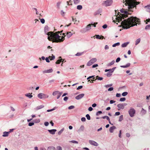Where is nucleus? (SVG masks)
I'll use <instances>...</instances> for the list:
<instances>
[{"label": "nucleus", "instance_id": "f257e3e1", "mask_svg": "<svg viewBox=\"0 0 150 150\" xmlns=\"http://www.w3.org/2000/svg\"><path fill=\"white\" fill-rule=\"evenodd\" d=\"M123 2H125V4L128 6V10L129 12H132V9L134 7V6L139 4L140 3L139 2L136 1L134 0L131 1L130 0H122ZM120 11L121 12L124 14H121L119 15L118 17L116 18V21L118 22L122 21L121 25L122 27L124 29H127L130 28L131 27H133L135 25H137L138 24H140V20L139 19L136 17L132 16L128 19H125L122 21V19H124V18H126L128 16L127 15L130 14L128 12L127 9H120Z\"/></svg>", "mask_w": 150, "mask_h": 150}, {"label": "nucleus", "instance_id": "f03ea898", "mask_svg": "<svg viewBox=\"0 0 150 150\" xmlns=\"http://www.w3.org/2000/svg\"><path fill=\"white\" fill-rule=\"evenodd\" d=\"M47 35H48V39L53 42H63L65 39V33H62L64 36H60L53 32H49L47 33Z\"/></svg>", "mask_w": 150, "mask_h": 150}, {"label": "nucleus", "instance_id": "7ed1b4c3", "mask_svg": "<svg viewBox=\"0 0 150 150\" xmlns=\"http://www.w3.org/2000/svg\"><path fill=\"white\" fill-rule=\"evenodd\" d=\"M113 3L112 0H107L103 1L102 5L104 6H108L111 5Z\"/></svg>", "mask_w": 150, "mask_h": 150}, {"label": "nucleus", "instance_id": "20e7f679", "mask_svg": "<svg viewBox=\"0 0 150 150\" xmlns=\"http://www.w3.org/2000/svg\"><path fill=\"white\" fill-rule=\"evenodd\" d=\"M92 25V23L89 24L86 26V28L81 29V32L84 33L90 30L91 29V26Z\"/></svg>", "mask_w": 150, "mask_h": 150}, {"label": "nucleus", "instance_id": "39448f33", "mask_svg": "<svg viewBox=\"0 0 150 150\" xmlns=\"http://www.w3.org/2000/svg\"><path fill=\"white\" fill-rule=\"evenodd\" d=\"M135 112L136 111L135 109L132 107L130 108V109L128 111L129 114L131 117H133L134 116Z\"/></svg>", "mask_w": 150, "mask_h": 150}, {"label": "nucleus", "instance_id": "423d86ee", "mask_svg": "<svg viewBox=\"0 0 150 150\" xmlns=\"http://www.w3.org/2000/svg\"><path fill=\"white\" fill-rule=\"evenodd\" d=\"M97 61V59L96 58H92L87 62V66H90L96 62Z\"/></svg>", "mask_w": 150, "mask_h": 150}, {"label": "nucleus", "instance_id": "0eeeda50", "mask_svg": "<svg viewBox=\"0 0 150 150\" xmlns=\"http://www.w3.org/2000/svg\"><path fill=\"white\" fill-rule=\"evenodd\" d=\"M38 97L40 99L45 98L48 97V96L44 93H40L38 95Z\"/></svg>", "mask_w": 150, "mask_h": 150}, {"label": "nucleus", "instance_id": "6e6552de", "mask_svg": "<svg viewBox=\"0 0 150 150\" xmlns=\"http://www.w3.org/2000/svg\"><path fill=\"white\" fill-rule=\"evenodd\" d=\"M89 143L91 145L97 146H98V144L95 141L92 140L89 141Z\"/></svg>", "mask_w": 150, "mask_h": 150}, {"label": "nucleus", "instance_id": "1a4fd4ad", "mask_svg": "<svg viewBox=\"0 0 150 150\" xmlns=\"http://www.w3.org/2000/svg\"><path fill=\"white\" fill-rule=\"evenodd\" d=\"M84 96V94L83 93H81L76 96L75 97V98L77 100H79L82 98Z\"/></svg>", "mask_w": 150, "mask_h": 150}, {"label": "nucleus", "instance_id": "9d476101", "mask_svg": "<svg viewBox=\"0 0 150 150\" xmlns=\"http://www.w3.org/2000/svg\"><path fill=\"white\" fill-rule=\"evenodd\" d=\"M53 71V70L52 69H49L45 70L43 71L42 72L44 74L45 73H52Z\"/></svg>", "mask_w": 150, "mask_h": 150}, {"label": "nucleus", "instance_id": "9b49d317", "mask_svg": "<svg viewBox=\"0 0 150 150\" xmlns=\"http://www.w3.org/2000/svg\"><path fill=\"white\" fill-rule=\"evenodd\" d=\"M84 129V126L83 125H81L79 128L77 130V132L78 133H80L81 132H83Z\"/></svg>", "mask_w": 150, "mask_h": 150}, {"label": "nucleus", "instance_id": "f8f14e48", "mask_svg": "<svg viewBox=\"0 0 150 150\" xmlns=\"http://www.w3.org/2000/svg\"><path fill=\"white\" fill-rule=\"evenodd\" d=\"M146 110H144V108H142V110L140 112V114L141 115L143 116L146 114Z\"/></svg>", "mask_w": 150, "mask_h": 150}, {"label": "nucleus", "instance_id": "ddd939ff", "mask_svg": "<svg viewBox=\"0 0 150 150\" xmlns=\"http://www.w3.org/2000/svg\"><path fill=\"white\" fill-rule=\"evenodd\" d=\"M48 131L51 134H54L55 132L57 131L56 129H52L51 130H48Z\"/></svg>", "mask_w": 150, "mask_h": 150}, {"label": "nucleus", "instance_id": "4468645a", "mask_svg": "<svg viewBox=\"0 0 150 150\" xmlns=\"http://www.w3.org/2000/svg\"><path fill=\"white\" fill-rule=\"evenodd\" d=\"M11 132V131L9 132H3V134L2 135V136L3 137H6L8 136V134L10 133Z\"/></svg>", "mask_w": 150, "mask_h": 150}, {"label": "nucleus", "instance_id": "2eb2a0df", "mask_svg": "<svg viewBox=\"0 0 150 150\" xmlns=\"http://www.w3.org/2000/svg\"><path fill=\"white\" fill-rule=\"evenodd\" d=\"M66 34L67 37L68 38H69L72 35V33L71 32H67Z\"/></svg>", "mask_w": 150, "mask_h": 150}, {"label": "nucleus", "instance_id": "dca6fc26", "mask_svg": "<svg viewBox=\"0 0 150 150\" xmlns=\"http://www.w3.org/2000/svg\"><path fill=\"white\" fill-rule=\"evenodd\" d=\"M44 105H40V106H38L37 107H36L35 108V110H39V109L42 108H44Z\"/></svg>", "mask_w": 150, "mask_h": 150}, {"label": "nucleus", "instance_id": "f3484780", "mask_svg": "<svg viewBox=\"0 0 150 150\" xmlns=\"http://www.w3.org/2000/svg\"><path fill=\"white\" fill-rule=\"evenodd\" d=\"M115 129H116V127L115 126H113L110 128L109 131L111 133H112L114 130Z\"/></svg>", "mask_w": 150, "mask_h": 150}, {"label": "nucleus", "instance_id": "a211bd4d", "mask_svg": "<svg viewBox=\"0 0 150 150\" xmlns=\"http://www.w3.org/2000/svg\"><path fill=\"white\" fill-rule=\"evenodd\" d=\"M145 8H146V10L147 12H150V5L145 6Z\"/></svg>", "mask_w": 150, "mask_h": 150}, {"label": "nucleus", "instance_id": "6ab92c4d", "mask_svg": "<svg viewBox=\"0 0 150 150\" xmlns=\"http://www.w3.org/2000/svg\"><path fill=\"white\" fill-rule=\"evenodd\" d=\"M117 107L119 108V109H123L124 108V107H123V105H122V104H119L117 105Z\"/></svg>", "mask_w": 150, "mask_h": 150}, {"label": "nucleus", "instance_id": "aec40b11", "mask_svg": "<svg viewBox=\"0 0 150 150\" xmlns=\"http://www.w3.org/2000/svg\"><path fill=\"white\" fill-rule=\"evenodd\" d=\"M130 65V64L129 63H127L126 65L121 66L120 67L122 68H126L129 67Z\"/></svg>", "mask_w": 150, "mask_h": 150}, {"label": "nucleus", "instance_id": "412c9836", "mask_svg": "<svg viewBox=\"0 0 150 150\" xmlns=\"http://www.w3.org/2000/svg\"><path fill=\"white\" fill-rule=\"evenodd\" d=\"M104 37L102 36H100L99 35H96V38L99 39H103L104 38Z\"/></svg>", "mask_w": 150, "mask_h": 150}, {"label": "nucleus", "instance_id": "4be33fe9", "mask_svg": "<svg viewBox=\"0 0 150 150\" xmlns=\"http://www.w3.org/2000/svg\"><path fill=\"white\" fill-rule=\"evenodd\" d=\"M129 42H125L123 44H122L121 45V47H126L127 45L129 44Z\"/></svg>", "mask_w": 150, "mask_h": 150}, {"label": "nucleus", "instance_id": "5701e85b", "mask_svg": "<svg viewBox=\"0 0 150 150\" xmlns=\"http://www.w3.org/2000/svg\"><path fill=\"white\" fill-rule=\"evenodd\" d=\"M116 67H113L112 69H109L108 72H110V74H111L114 71L115 69H116Z\"/></svg>", "mask_w": 150, "mask_h": 150}, {"label": "nucleus", "instance_id": "b1692460", "mask_svg": "<svg viewBox=\"0 0 150 150\" xmlns=\"http://www.w3.org/2000/svg\"><path fill=\"white\" fill-rule=\"evenodd\" d=\"M25 96L29 98H31L33 97V96L30 94V93L25 94Z\"/></svg>", "mask_w": 150, "mask_h": 150}, {"label": "nucleus", "instance_id": "393cba45", "mask_svg": "<svg viewBox=\"0 0 150 150\" xmlns=\"http://www.w3.org/2000/svg\"><path fill=\"white\" fill-rule=\"evenodd\" d=\"M115 61L114 60L110 62L109 63L107 64V66H110L113 65L115 63Z\"/></svg>", "mask_w": 150, "mask_h": 150}, {"label": "nucleus", "instance_id": "a878e982", "mask_svg": "<svg viewBox=\"0 0 150 150\" xmlns=\"http://www.w3.org/2000/svg\"><path fill=\"white\" fill-rule=\"evenodd\" d=\"M102 12V10L101 9H99L95 13L96 15L99 14Z\"/></svg>", "mask_w": 150, "mask_h": 150}, {"label": "nucleus", "instance_id": "bb28decb", "mask_svg": "<svg viewBox=\"0 0 150 150\" xmlns=\"http://www.w3.org/2000/svg\"><path fill=\"white\" fill-rule=\"evenodd\" d=\"M141 39L140 38L137 39L135 41V45H137L140 42Z\"/></svg>", "mask_w": 150, "mask_h": 150}, {"label": "nucleus", "instance_id": "cd10ccee", "mask_svg": "<svg viewBox=\"0 0 150 150\" xmlns=\"http://www.w3.org/2000/svg\"><path fill=\"white\" fill-rule=\"evenodd\" d=\"M59 92H60L58 91H55L53 93L52 95L54 96H55L56 95H57Z\"/></svg>", "mask_w": 150, "mask_h": 150}, {"label": "nucleus", "instance_id": "c85d7f7f", "mask_svg": "<svg viewBox=\"0 0 150 150\" xmlns=\"http://www.w3.org/2000/svg\"><path fill=\"white\" fill-rule=\"evenodd\" d=\"M34 122L35 123H38L40 122V120L39 119H37L34 120Z\"/></svg>", "mask_w": 150, "mask_h": 150}, {"label": "nucleus", "instance_id": "c756f323", "mask_svg": "<svg viewBox=\"0 0 150 150\" xmlns=\"http://www.w3.org/2000/svg\"><path fill=\"white\" fill-rule=\"evenodd\" d=\"M49 58L50 60H53L55 59V56L53 54H52V56H49Z\"/></svg>", "mask_w": 150, "mask_h": 150}, {"label": "nucleus", "instance_id": "7c9ffc66", "mask_svg": "<svg viewBox=\"0 0 150 150\" xmlns=\"http://www.w3.org/2000/svg\"><path fill=\"white\" fill-rule=\"evenodd\" d=\"M120 45V43L119 42H118L117 43H115L112 45V47H115L117 46H119Z\"/></svg>", "mask_w": 150, "mask_h": 150}, {"label": "nucleus", "instance_id": "2f4dec72", "mask_svg": "<svg viewBox=\"0 0 150 150\" xmlns=\"http://www.w3.org/2000/svg\"><path fill=\"white\" fill-rule=\"evenodd\" d=\"M83 54V52H78L76 54V56H80L82 55Z\"/></svg>", "mask_w": 150, "mask_h": 150}, {"label": "nucleus", "instance_id": "473e14b6", "mask_svg": "<svg viewBox=\"0 0 150 150\" xmlns=\"http://www.w3.org/2000/svg\"><path fill=\"white\" fill-rule=\"evenodd\" d=\"M82 8V6L81 5H79L77 6V8L79 10L81 9Z\"/></svg>", "mask_w": 150, "mask_h": 150}, {"label": "nucleus", "instance_id": "72a5a7b5", "mask_svg": "<svg viewBox=\"0 0 150 150\" xmlns=\"http://www.w3.org/2000/svg\"><path fill=\"white\" fill-rule=\"evenodd\" d=\"M123 120V115H121L119 117V121L120 122L121 121Z\"/></svg>", "mask_w": 150, "mask_h": 150}, {"label": "nucleus", "instance_id": "f704fd0d", "mask_svg": "<svg viewBox=\"0 0 150 150\" xmlns=\"http://www.w3.org/2000/svg\"><path fill=\"white\" fill-rule=\"evenodd\" d=\"M56 108L55 107H54L53 109H50V110H47V112H51V111H52L54 110H55L56 109Z\"/></svg>", "mask_w": 150, "mask_h": 150}, {"label": "nucleus", "instance_id": "c9c22d12", "mask_svg": "<svg viewBox=\"0 0 150 150\" xmlns=\"http://www.w3.org/2000/svg\"><path fill=\"white\" fill-rule=\"evenodd\" d=\"M96 79L98 80H102L103 79V78L102 77H99L98 76H96Z\"/></svg>", "mask_w": 150, "mask_h": 150}, {"label": "nucleus", "instance_id": "e433bc0d", "mask_svg": "<svg viewBox=\"0 0 150 150\" xmlns=\"http://www.w3.org/2000/svg\"><path fill=\"white\" fill-rule=\"evenodd\" d=\"M80 0H74V3L75 4H78L80 2Z\"/></svg>", "mask_w": 150, "mask_h": 150}, {"label": "nucleus", "instance_id": "4c0bfd02", "mask_svg": "<svg viewBox=\"0 0 150 150\" xmlns=\"http://www.w3.org/2000/svg\"><path fill=\"white\" fill-rule=\"evenodd\" d=\"M86 117L87 118V119L89 120H90V119H91V117H90V116L88 114H87V115H86Z\"/></svg>", "mask_w": 150, "mask_h": 150}, {"label": "nucleus", "instance_id": "58836bf2", "mask_svg": "<svg viewBox=\"0 0 150 150\" xmlns=\"http://www.w3.org/2000/svg\"><path fill=\"white\" fill-rule=\"evenodd\" d=\"M128 94L127 92H125L123 93L122 94V95L123 96H127Z\"/></svg>", "mask_w": 150, "mask_h": 150}, {"label": "nucleus", "instance_id": "ea45409f", "mask_svg": "<svg viewBox=\"0 0 150 150\" xmlns=\"http://www.w3.org/2000/svg\"><path fill=\"white\" fill-rule=\"evenodd\" d=\"M126 100L125 98H121L120 100V101L121 102H123Z\"/></svg>", "mask_w": 150, "mask_h": 150}, {"label": "nucleus", "instance_id": "a19ab883", "mask_svg": "<svg viewBox=\"0 0 150 150\" xmlns=\"http://www.w3.org/2000/svg\"><path fill=\"white\" fill-rule=\"evenodd\" d=\"M64 129L63 128L62 129H61L58 132V134L59 135H60L61 133H62V132L64 131Z\"/></svg>", "mask_w": 150, "mask_h": 150}, {"label": "nucleus", "instance_id": "79ce46f5", "mask_svg": "<svg viewBox=\"0 0 150 150\" xmlns=\"http://www.w3.org/2000/svg\"><path fill=\"white\" fill-rule=\"evenodd\" d=\"M112 84H108L106 85H105L104 86L106 88H107L108 87H110L112 86Z\"/></svg>", "mask_w": 150, "mask_h": 150}, {"label": "nucleus", "instance_id": "37998d69", "mask_svg": "<svg viewBox=\"0 0 150 150\" xmlns=\"http://www.w3.org/2000/svg\"><path fill=\"white\" fill-rule=\"evenodd\" d=\"M69 142H71V143H74V144H78V142L76 141H75V140H72V141H70Z\"/></svg>", "mask_w": 150, "mask_h": 150}, {"label": "nucleus", "instance_id": "c03bdc74", "mask_svg": "<svg viewBox=\"0 0 150 150\" xmlns=\"http://www.w3.org/2000/svg\"><path fill=\"white\" fill-rule=\"evenodd\" d=\"M62 60V59H58L57 60V61L56 62V63L57 64H59L61 62Z\"/></svg>", "mask_w": 150, "mask_h": 150}, {"label": "nucleus", "instance_id": "a18cd8bd", "mask_svg": "<svg viewBox=\"0 0 150 150\" xmlns=\"http://www.w3.org/2000/svg\"><path fill=\"white\" fill-rule=\"evenodd\" d=\"M62 94V92H59V94L57 95V99H59L60 96H61V95Z\"/></svg>", "mask_w": 150, "mask_h": 150}, {"label": "nucleus", "instance_id": "49530a36", "mask_svg": "<svg viewBox=\"0 0 150 150\" xmlns=\"http://www.w3.org/2000/svg\"><path fill=\"white\" fill-rule=\"evenodd\" d=\"M57 150H62V148L59 146L57 147Z\"/></svg>", "mask_w": 150, "mask_h": 150}, {"label": "nucleus", "instance_id": "de8ad7c7", "mask_svg": "<svg viewBox=\"0 0 150 150\" xmlns=\"http://www.w3.org/2000/svg\"><path fill=\"white\" fill-rule=\"evenodd\" d=\"M41 22L42 23L44 24L45 22V19L43 18H42L40 19Z\"/></svg>", "mask_w": 150, "mask_h": 150}, {"label": "nucleus", "instance_id": "09e8293b", "mask_svg": "<svg viewBox=\"0 0 150 150\" xmlns=\"http://www.w3.org/2000/svg\"><path fill=\"white\" fill-rule=\"evenodd\" d=\"M112 75L111 74H110L109 72H107L106 74V75L108 77H110Z\"/></svg>", "mask_w": 150, "mask_h": 150}, {"label": "nucleus", "instance_id": "8fccbe9b", "mask_svg": "<svg viewBox=\"0 0 150 150\" xmlns=\"http://www.w3.org/2000/svg\"><path fill=\"white\" fill-rule=\"evenodd\" d=\"M74 106L73 105H71L68 107V109L69 110L74 109Z\"/></svg>", "mask_w": 150, "mask_h": 150}, {"label": "nucleus", "instance_id": "3c124183", "mask_svg": "<svg viewBox=\"0 0 150 150\" xmlns=\"http://www.w3.org/2000/svg\"><path fill=\"white\" fill-rule=\"evenodd\" d=\"M101 113H102V112L101 111H99L96 112V115L98 116L99 114H101Z\"/></svg>", "mask_w": 150, "mask_h": 150}, {"label": "nucleus", "instance_id": "603ef678", "mask_svg": "<svg viewBox=\"0 0 150 150\" xmlns=\"http://www.w3.org/2000/svg\"><path fill=\"white\" fill-rule=\"evenodd\" d=\"M150 28V25H147L145 27V29H148Z\"/></svg>", "mask_w": 150, "mask_h": 150}, {"label": "nucleus", "instance_id": "864d4df0", "mask_svg": "<svg viewBox=\"0 0 150 150\" xmlns=\"http://www.w3.org/2000/svg\"><path fill=\"white\" fill-rule=\"evenodd\" d=\"M120 60V57H118L116 59V62L117 63L119 62Z\"/></svg>", "mask_w": 150, "mask_h": 150}, {"label": "nucleus", "instance_id": "5fc2aeb1", "mask_svg": "<svg viewBox=\"0 0 150 150\" xmlns=\"http://www.w3.org/2000/svg\"><path fill=\"white\" fill-rule=\"evenodd\" d=\"M86 118L84 117L81 118V120L82 122H85L86 121Z\"/></svg>", "mask_w": 150, "mask_h": 150}, {"label": "nucleus", "instance_id": "6e6d98bb", "mask_svg": "<svg viewBox=\"0 0 150 150\" xmlns=\"http://www.w3.org/2000/svg\"><path fill=\"white\" fill-rule=\"evenodd\" d=\"M33 122H30L28 123V125L30 126H31L34 125Z\"/></svg>", "mask_w": 150, "mask_h": 150}, {"label": "nucleus", "instance_id": "4d7b16f0", "mask_svg": "<svg viewBox=\"0 0 150 150\" xmlns=\"http://www.w3.org/2000/svg\"><path fill=\"white\" fill-rule=\"evenodd\" d=\"M98 66V65L97 64H96L93 65L92 66V67L94 68L97 67Z\"/></svg>", "mask_w": 150, "mask_h": 150}, {"label": "nucleus", "instance_id": "13d9d810", "mask_svg": "<svg viewBox=\"0 0 150 150\" xmlns=\"http://www.w3.org/2000/svg\"><path fill=\"white\" fill-rule=\"evenodd\" d=\"M120 112H116L115 113L114 115L115 116H117L119 115H120Z\"/></svg>", "mask_w": 150, "mask_h": 150}, {"label": "nucleus", "instance_id": "bf43d9fd", "mask_svg": "<svg viewBox=\"0 0 150 150\" xmlns=\"http://www.w3.org/2000/svg\"><path fill=\"white\" fill-rule=\"evenodd\" d=\"M49 125V123L48 122H46L44 123V125L46 126H48Z\"/></svg>", "mask_w": 150, "mask_h": 150}, {"label": "nucleus", "instance_id": "052dcab7", "mask_svg": "<svg viewBox=\"0 0 150 150\" xmlns=\"http://www.w3.org/2000/svg\"><path fill=\"white\" fill-rule=\"evenodd\" d=\"M109 48V46L108 45H105V50H107Z\"/></svg>", "mask_w": 150, "mask_h": 150}, {"label": "nucleus", "instance_id": "680f3d73", "mask_svg": "<svg viewBox=\"0 0 150 150\" xmlns=\"http://www.w3.org/2000/svg\"><path fill=\"white\" fill-rule=\"evenodd\" d=\"M113 90V87H110L108 89V91H112Z\"/></svg>", "mask_w": 150, "mask_h": 150}, {"label": "nucleus", "instance_id": "e2e57ef3", "mask_svg": "<svg viewBox=\"0 0 150 150\" xmlns=\"http://www.w3.org/2000/svg\"><path fill=\"white\" fill-rule=\"evenodd\" d=\"M49 59V57L46 58L45 60L47 62L49 63L50 62V60Z\"/></svg>", "mask_w": 150, "mask_h": 150}, {"label": "nucleus", "instance_id": "0e129e2a", "mask_svg": "<svg viewBox=\"0 0 150 150\" xmlns=\"http://www.w3.org/2000/svg\"><path fill=\"white\" fill-rule=\"evenodd\" d=\"M102 27L104 29L106 28L107 27V25L106 24H105L102 26Z\"/></svg>", "mask_w": 150, "mask_h": 150}, {"label": "nucleus", "instance_id": "69168bd1", "mask_svg": "<svg viewBox=\"0 0 150 150\" xmlns=\"http://www.w3.org/2000/svg\"><path fill=\"white\" fill-rule=\"evenodd\" d=\"M68 99V98L67 97H65L64 98V100L65 101H67Z\"/></svg>", "mask_w": 150, "mask_h": 150}, {"label": "nucleus", "instance_id": "338daca9", "mask_svg": "<svg viewBox=\"0 0 150 150\" xmlns=\"http://www.w3.org/2000/svg\"><path fill=\"white\" fill-rule=\"evenodd\" d=\"M115 101L113 100H111L110 101V103L111 104H112L114 103H115Z\"/></svg>", "mask_w": 150, "mask_h": 150}, {"label": "nucleus", "instance_id": "774afa93", "mask_svg": "<svg viewBox=\"0 0 150 150\" xmlns=\"http://www.w3.org/2000/svg\"><path fill=\"white\" fill-rule=\"evenodd\" d=\"M83 88V86H79L77 88V90H79V89H81L82 88Z\"/></svg>", "mask_w": 150, "mask_h": 150}]
</instances>
